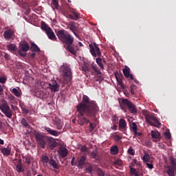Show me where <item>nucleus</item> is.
Instances as JSON below:
<instances>
[{"label":"nucleus","instance_id":"f257e3e1","mask_svg":"<svg viewBox=\"0 0 176 176\" xmlns=\"http://www.w3.org/2000/svg\"><path fill=\"white\" fill-rule=\"evenodd\" d=\"M76 109L78 112L77 122L80 126H87V124L90 123V120L87 118H96L100 110L97 102L90 100V98L87 95L82 96V102L76 106Z\"/></svg>","mask_w":176,"mask_h":176},{"label":"nucleus","instance_id":"f03ea898","mask_svg":"<svg viewBox=\"0 0 176 176\" xmlns=\"http://www.w3.org/2000/svg\"><path fill=\"white\" fill-rule=\"evenodd\" d=\"M56 35L62 43L67 45V50H69L72 54L75 56L76 54V52H78V50L72 46V43H74V36H72V35H71V34H69V32L65 30H58Z\"/></svg>","mask_w":176,"mask_h":176},{"label":"nucleus","instance_id":"7ed1b4c3","mask_svg":"<svg viewBox=\"0 0 176 176\" xmlns=\"http://www.w3.org/2000/svg\"><path fill=\"white\" fill-rule=\"evenodd\" d=\"M119 102L121 109L125 113L127 112V109L130 111L131 113H133V115H135V113H137L138 111L135 104H134V103L128 99H122V100Z\"/></svg>","mask_w":176,"mask_h":176},{"label":"nucleus","instance_id":"20e7f679","mask_svg":"<svg viewBox=\"0 0 176 176\" xmlns=\"http://www.w3.org/2000/svg\"><path fill=\"white\" fill-rule=\"evenodd\" d=\"M143 115L145 117L146 122L150 126H153L154 127H160V126H162V123H160L157 118L155 116V114L149 113L148 111H144Z\"/></svg>","mask_w":176,"mask_h":176},{"label":"nucleus","instance_id":"39448f33","mask_svg":"<svg viewBox=\"0 0 176 176\" xmlns=\"http://www.w3.org/2000/svg\"><path fill=\"white\" fill-rule=\"evenodd\" d=\"M34 137L38 145H39L41 148H46V144H47V142H50V138L42 134L41 133L37 132L36 131H34Z\"/></svg>","mask_w":176,"mask_h":176},{"label":"nucleus","instance_id":"423d86ee","mask_svg":"<svg viewBox=\"0 0 176 176\" xmlns=\"http://www.w3.org/2000/svg\"><path fill=\"white\" fill-rule=\"evenodd\" d=\"M62 75L64 77L63 83L69 86L71 81L72 80V72H71V67L68 66H64L62 67Z\"/></svg>","mask_w":176,"mask_h":176},{"label":"nucleus","instance_id":"0eeeda50","mask_svg":"<svg viewBox=\"0 0 176 176\" xmlns=\"http://www.w3.org/2000/svg\"><path fill=\"white\" fill-rule=\"evenodd\" d=\"M89 52L93 56V57H101L102 54H101V50H100V47H98V45L96 43H94L92 44L89 45Z\"/></svg>","mask_w":176,"mask_h":176},{"label":"nucleus","instance_id":"6e6552de","mask_svg":"<svg viewBox=\"0 0 176 176\" xmlns=\"http://www.w3.org/2000/svg\"><path fill=\"white\" fill-rule=\"evenodd\" d=\"M0 109L1 112L9 119H12V116H13V113L10 109V107L8 104V102L5 101L1 105H0Z\"/></svg>","mask_w":176,"mask_h":176},{"label":"nucleus","instance_id":"1a4fd4ad","mask_svg":"<svg viewBox=\"0 0 176 176\" xmlns=\"http://www.w3.org/2000/svg\"><path fill=\"white\" fill-rule=\"evenodd\" d=\"M30 50V45L27 41H23L19 44V54L21 57H25L27 56L26 52ZM24 52V53H23Z\"/></svg>","mask_w":176,"mask_h":176},{"label":"nucleus","instance_id":"9d476101","mask_svg":"<svg viewBox=\"0 0 176 176\" xmlns=\"http://www.w3.org/2000/svg\"><path fill=\"white\" fill-rule=\"evenodd\" d=\"M69 28L72 32H73L74 35H75L78 39L80 38L79 34L76 33V31L79 30V27L76 25V23L74 21H71L69 23Z\"/></svg>","mask_w":176,"mask_h":176},{"label":"nucleus","instance_id":"9b49d317","mask_svg":"<svg viewBox=\"0 0 176 176\" xmlns=\"http://www.w3.org/2000/svg\"><path fill=\"white\" fill-rule=\"evenodd\" d=\"M119 130L122 131L123 133H126V130H127V122L123 118H121L119 120Z\"/></svg>","mask_w":176,"mask_h":176},{"label":"nucleus","instance_id":"f8f14e48","mask_svg":"<svg viewBox=\"0 0 176 176\" xmlns=\"http://www.w3.org/2000/svg\"><path fill=\"white\" fill-rule=\"evenodd\" d=\"M13 35H14V32L12 29L6 30L3 32V36L5 39H6V41H9V39H12Z\"/></svg>","mask_w":176,"mask_h":176},{"label":"nucleus","instance_id":"ddd939ff","mask_svg":"<svg viewBox=\"0 0 176 176\" xmlns=\"http://www.w3.org/2000/svg\"><path fill=\"white\" fill-rule=\"evenodd\" d=\"M122 72L125 78H129L131 80H134V76H133V74H130V67L127 66L125 67L123 69Z\"/></svg>","mask_w":176,"mask_h":176},{"label":"nucleus","instance_id":"4468645a","mask_svg":"<svg viewBox=\"0 0 176 176\" xmlns=\"http://www.w3.org/2000/svg\"><path fill=\"white\" fill-rule=\"evenodd\" d=\"M71 14H67V16L69 19H71V20H75V21H78L79 20V19H80V14L75 12V11H71Z\"/></svg>","mask_w":176,"mask_h":176},{"label":"nucleus","instance_id":"2eb2a0df","mask_svg":"<svg viewBox=\"0 0 176 176\" xmlns=\"http://www.w3.org/2000/svg\"><path fill=\"white\" fill-rule=\"evenodd\" d=\"M45 130L47 131L48 134H50V135H54V137H58V135H60V132L56 131V130H53L50 127H45Z\"/></svg>","mask_w":176,"mask_h":176},{"label":"nucleus","instance_id":"dca6fc26","mask_svg":"<svg viewBox=\"0 0 176 176\" xmlns=\"http://www.w3.org/2000/svg\"><path fill=\"white\" fill-rule=\"evenodd\" d=\"M47 34V36H48L49 39L51 41H54V39H57V37H56V34H54V32L52 29H49L47 32H45Z\"/></svg>","mask_w":176,"mask_h":176},{"label":"nucleus","instance_id":"f3484780","mask_svg":"<svg viewBox=\"0 0 176 176\" xmlns=\"http://www.w3.org/2000/svg\"><path fill=\"white\" fill-rule=\"evenodd\" d=\"M91 67L96 75H102V73L101 72V70L98 69V66H97V64H96L94 62L91 64Z\"/></svg>","mask_w":176,"mask_h":176},{"label":"nucleus","instance_id":"a211bd4d","mask_svg":"<svg viewBox=\"0 0 176 176\" xmlns=\"http://www.w3.org/2000/svg\"><path fill=\"white\" fill-rule=\"evenodd\" d=\"M50 88L51 89L52 91H54V93H56V91H58V89L60 87V85L57 84L56 82H54L52 84H49Z\"/></svg>","mask_w":176,"mask_h":176},{"label":"nucleus","instance_id":"6ab92c4d","mask_svg":"<svg viewBox=\"0 0 176 176\" xmlns=\"http://www.w3.org/2000/svg\"><path fill=\"white\" fill-rule=\"evenodd\" d=\"M58 152L60 157H67L68 156V149L67 148H60Z\"/></svg>","mask_w":176,"mask_h":176},{"label":"nucleus","instance_id":"aec40b11","mask_svg":"<svg viewBox=\"0 0 176 176\" xmlns=\"http://www.w3.org/2000/svg\"><path fill=\"white\" fill-rule=\"evenodd\" d=\"M0 151L4 156H10V153H12V150L10 148H8L6 147H3L0 148Z\"/></svg>","mask_w":176,"mask_h":176},{"label":"nucleus","instance_id":"412c9836","mask_svg":"<svg viewBox=\"0 0 176 176\" xmlns=\"http://www.w3.org/2000/svg\"><path fill=\"white\" fill-rule=\"evenodd\" d=\"M49 164L50 167H53V168H55V170H58V168H60L58 164H57V162L52 158L50 160Z\"/></svg>","mask_w":176,"mask_h":176},{"label":"nucleus","instance_id":"4be33fe9","mask_svg":"<svg viewBox=\"0 0 176 176\" xmlns=\"http://www.w3.org/2000/svg\"><path fill=\"white\" fill-rule=\"evenodd\" d=\"M86 163V157L85 155L81 156L78 159V166L82 167Z\"/></svg>","mask_w":176,"mask_h":176},{"label":"nucleus","instance_id":"5701e85b","mask_svg":"<svg viewBox=\"0 0 176 176\" xmlns=\"http://www.w3.org/2000/svg\"><path fill=\"white\" fill-rule=\"evenodd\" d=\"M151 137L155 140H160V138H162L160 133L157 131H151Z\"/></svg>","mask_w":176,"mask_h":176},{"label":"nucleus","instance_id":"b1692460","mask_svg":"<svg viewBox=\"0 0 176 176\" xmlns=\"http://www.w3.org/2000/svg\"><path fill=\"white\" fill-rule=\"evenodd\" d=\"M21 123L22 126L23 127H25V129L31 128V125H30V124L28 123V121L25 118H22L21 120Z\"/></svg>","mask_w":176,"mask_h":176},{"label":"nucleus","instance_id":"393cba45","mask_svg":"<svg viewBox=\"0 0 176 176\" xmlns=\"http://www.w3.org/2000/svg\"><path fill=\"white\" fill-rule=\"evenodd\" d=\"M51 29L52 28L49 27V25H47L46 23H45L44 21H41V30H43V31H45V32L46 33L49 30Z\"/></svg>","mask_w":176,"mask_h":176},{"label":"nucleus","instance_id":"a878e982","mask_svg":"<svg viewBox=\"0 0 176 176\" xmlns=\"http://www.w3.org/2000/svg\"><path fill=\"white\" fill-rule=\"evenodd\" d=\"M7 48L9 52H17V46L14 44H10L7 45Z\"/></svg>","mask_w":176,"mask_h":176},{"label":"nucleus","instance_id":"bb28decb","mask_svg":"<svg viewBox=\"0 0 176 176\" xmlns=\"http://www.w3.org/2000/svg\"><path fill=\"white\" fill-rule=\"evenodd\" d=\"M115 77L118 83H119V85H122V78H123V75L116 72L115 73Z\"/></svg>","mask_w":176,"mask_h":176},{"label":"nucleus","instance_id":"cd10ccee","mask_svg":"<svg viewBox=\"0 0 176 176\" xmlns=\"http://www.w3.org/2000/svg\"><path fill=\"white\" fill-rule=\"evenodd\" d=\"M30 50H32V52H37L38 53H39V52H41V49H39V47L34 43H32L31 44Z\"/></svg>","mask_w":176,"mask_h":176},{"label":"nucleus","instance_id":"c85d7f7f","mask_svg":"<svg viewBox=\"0 0 176 176\" xmlns=\"http://www.w3.org/2000/svg\"><path fill=\"white\" fill-rule=\"evenodd\" d=\"M16 170L17 173H24V168H23V164L21 162L16 166Z\"/></svg>","mask_w":176,"mask_h":176},{"label":"nucleus","instance_id":"c756f323","mask_svg":"<svg viewBox=\"0 0 176 176\" xmlns=\"http://www.w3.org/2000/svg\"><path fill=\"white\" fill-rule=\"evenodd\" d=\"M100 56H98V58H96V63L101 68V69H104V64L102 63V59L100 58Z\"/></svg>","mask_w":176,"mask_h":176},{"label":"nucleus","instance_id":"7c9ffc66","mask_svg":"<svg viewBox=\"0 0 176 176\" xmlns=\"http://www.w3.org/2000/svg\"><path fill=\"white\" fill-rule=\"evenodd\" d=\"M47 144H49L50 149H53L57 146V142L51 139V138L50 142H47Z\"/></svg>","mask_w":176,"mask_h":176},{"label":"nucleus","instance_id":"2f4dec72","mask_svg":"<svg viewBox=\"0 0 176 176\" xmlns=\"http://www.w3.org/2000/svg\"><path fill=\"white\" fill-rule=\"evenodd\" d=\"M110 151L111 155H118L119 153V148H118V146H114L111 148Z\"/></svg>","mask_w":176,"mask_h":176},{"label":"nucleus","instance_id":"473e14b6","mask_svg":"<svg viewBox=\"0 0 176 176\" xmlns=\"http://www.w3.org/2000/svg\"><path fill=\"white\" fill-rule=\"evenodd\" d=\"M122 164H123V162L120 160H117L113 162V166L116 167V168H119V167H121Z\"/></svg>","mask_w":176,"mask_h":176},{"label":"nucleus","instance_id":"72a5a7b5","mask_svg":"<svg viewBox=\"0 0 176 176\" xmlns=\"http://www.w3.org/2000/svg\"><path fill=\"white\" fill-rule=\"evenodd\" d=\"M130 174L131 175H135V176H140L138 174V172L137 171V169L130 166Z\"/></svg>","mask_w":176,"mask_h":176},{"label":"nucleus","instance_id":"f704fd0d","mask_svg":"<svg viewBox=\"0 0 176 176\" xmlns=\"http://www.w3.org/2000/svg\"><path fill=\"white\" fill-rule=\"evenodd\" d=\"M130 128L133 130L135 135H137V124H135V122H132L130 125Z\"/></svg>","mask_w":176,"mask_h":176},{"label":"nucleus","instance_id":"c9c22d12","mask_svg":"<svg viewBox=\"0 0 176 176\" xmlns=\"http://www.w3.org/2000/svg\"><path fill=\"white\" fill-rule=\"evenodd\" d=\"M12 94L16 96V97H21V94H20V91H19V90H17V89L16 88H13L12 89H11Z\"/></svg>","mask_w":176,"mask_h":176},{"label":"nucleus","instance_id":"e433bc0d","mask_svg":"<svg viewBox=\"0 0 176 176\" xmlns=\"http://www.w3.org/2000/svg\"><path fill=\"white\" fill-rule=\"evenodd\" d=\"M96 173L98 176H105V172L100 168H97Z\"/></svg>","mask_w":176,"mask_h":176},{"label":"nucleus","instance_id":"4c0bfd02","mask_svg":"<svg viewBox=\"0 0 176 176\" xmlns=\"http://www.w3.org/2000/svg\"><path fill=\"white\" fill-rule=\"evenodd\" d=\"M88 124H89V131L91 133L94 131V129H96L97 125H96V124H94L93 122H90V121Z\"/></svg>","mask_w":176,"mask_h":176},{"label":"nucleus","instance_id":"58836bf2","mask_svg":"<svg viewBox=\"0 0 176 176\" xmlns=\"http://www.w3.org/2000/svg\"><path fill=\"white\" fill-rule=\"evenodd\" d=\"M41 162L42 163H49L50 162V160H49V157L47 155H43L41 157Z\"/></svg>","mask_w":176,"mask_h":176},{"label":"nucleus","instance_id":"ea45409f","mask_svg":"<svg viewBox=\"0 0 176 176\" xmlns=\"http://www.w3.org/2000/svg\"><path fill=\"white\" fill-rule=\"evenodd\" d=\"M56 125L57 126L58 130H61L63 129V125L61 124V120H57L56 121Z\"/></svg>","mask_w":176,"mask_h":176},{"label":"nucleus","instance_id":"a19ab883","mask_svg":"<svg viewBox=\"0 0 176 176\" xmlns=\"http://www.w3.org/2000/svg\"><path fill=\"white\" fill-rule=\"evenodd\" d=\"M85 173H87L88 174H92L93 173V166L91 165H89L87 168H85Z\"/></svg>","mask_w":176,"mask_h":176},{"label":"nucleus","instance_id":"79ce46f5","mask_svg":"<svg viewBox=\"0 0 176 176\" xmlns=\"http://www.w3.org/2000/svg\"><path fill=\"white\" fill-rule=\"evenodd\" d=\"M170 162L171 166H173V167H175L176 162H175V159L174 157H173V156L170 157Z\"/></svg>","mask_w":176,"mask_h":176},{"label":"nucleus","instance_id":"37998d69","mask_svg":"<svg viewBox=\"0 0 176 176\" xmlns=\"http://www.w3.org/2000/svg\"><path fill=\"white\" fill-rule=\"evenodd\" d=\"M167 174L169 176H175L174 169L173 168H170L169 170H167Z\"/></svg>","mask_w":176,"mask_h":176},{"label":"nucleus","instance_id":"c03bdc74","mask_svg":"<svg viewBox=\"0 0 176 176\" xmlns=\"http://www.w3.org/2000/svg\"><path fill=\"white\" fill-rule=\"evenodd\" d=\"M150 157H149V154L148 153H146L144 157L142 160L144 162H146V163H148V162L149 161Z\"/></svg>","mask_w":176,"mask_h":176},{"label":"nucleus","instance_id":"a18cd8bd","mask_svg":"<svg viewBox=\"0 0 176 176\" xmlns=\"http://www.w3.org/2000/svg\"><path fill=\"white\" fill-rule=\"evenodd\" d=\"M91 157H93L94 159H97V151H94L90 154Z\"/></svg>","mask_w":176,"mask_h":176},{"label":"nucleus","instance_id":"49530a36","mask_svg":"<svg viewBox=\"0 0 176 176\" xmlns=\"http://www.w3.org/2000/svg\"><path fill=\"white\" fill-rule=\"evenodd\" d=\"M52 4L55 9H58V1L57 0H52Z\"/></svg>","mask_w":176,"mask_h":176},{"label":"nucleus","instance_id":"de8ad7c7","mask_svg":"<svg viewBox=\"0 0 176 176\" xmlns=\"http://www.w3.org/2000/svg\"><path fill=\"white\" fill-rule=\"evenodd\" d=\"M130 89H131V94H133V95L135 94V85H132L131 86Z\"/></svg>","mask_w":176,"mask_h":176},{"label":"nucleus","instance_id":"09e8293b","mask_svg":"<svg viewBox=\"0 0 176 176\" xmlns=\"http://www.w3.org/2000/svg\"><path fill=\"white\" fill-rule=\"evenodd\" d=\"M23 159H25V162L27 164H31V158H30V157L25 156L23 157Z\"/></svg>","mask_w":176,"mask_h":176},{"label":"nucleus","instance_id":"8fccbe9b","mask_svg":"<svg viewBox=\"0 0 176 176\" xmlns=\"http://www.w3.org/2000/svg\"><path fill=\"white\" fill-rule=\"evenodd\" d=\"M82 71L84 72H85V74H87V72H89V71H90V69H89V67L87 66H82L81 67Z\"/></svg>","mask_w":176,"mask_h":176},{"label":"nucleus","instance_id":"3c124183","mask_svg":"<svg viewBox=\"0 0 176 176\" xmlns=\"http://www.w3.org/2000/svg\"><path fill=\"white\" fill-rule=\"evenodd\" d=\"M164 135L167 140H170V138H171V133H170V132H165Z\"/></svg>","mask_w":176,"mask_h":176},{"label":"nucleus","instance_id":"603ef678","mask_svg":"<svg viewBox=\"0 0 176 176\" xmlns=\"http://www.w3.org/2000/svg\"><path fill=\"white\" fill-rule=\"evenodd\" d=\"M113 138L117 142H119V141H120V140H122V137L119 136L118 135H115L113 136Z\"/></svg>","mask_w":176,"mask_h":176},{"label":"nucleus","instance_id":"864d4df0","mask_svg":"<svg viewBox=\"0 0 176 176\" xmlns=\"http://www.w3.org/2000/svg\"><path fill=\"white\" fill-rule=\"evenodd\" d=\"M128 153H129V155H134L135 152H134V149H133V148L130 147L128 149Z\"/></svg>","mask_w":176,"mask_h":176},{"label":"nucleus","instance_id":"5fc2aeb1","mask_svg":"<svg viewBox=\"0 0 176 176\" xmlns=\"http://www.w3.org/2000/svg\"><path fill=\"white\" fill-rule=\"evenodd\" d=\"M81 152H87V147L86 146H82L80 147Z\"/></svg>","mask_w":176,"mask_h":176},{"label":"nucleus","instance_id":"6e6d98bb","mask_svg":"<svg viewBox=\"0 0 176 176\" xmlns=\"http://www.w3.org/2000/svg\"><path fill=\"white\" fill-rule=\"evenodd\" d=\"M0 83H6V77H0Z\"/></svg>","mask_w":176,"mask_h":176},{"label":"nucleus","instance_id":"4d7b16f0","mask_svg":"<svg viewBox=\"0 0 176 176\" xmlns=\"http://www.w3.org/2000/svg\"><path fill=\"white\" fill-rule=\"evenodd\" d=\"M72 166H76L78 164L77 162H75V157H74L71 161Z\"/></svg>","mask_w":176,"mask_h":176},{"label":"nucleus","instance_id":"13d9d810","mask_svg":"<svg viewBox=\"0 0 176 176\" xmlns=\"http://www.w3.org/2000/svg\"><path fill=\"white\" fill-rule=\"evenodd\" d=\"M8 98L9 100H10V101H13L15 100L16 98L12 94H10L8 95Z\"/></svg>","mask_w":176,"mask_h":176},{"label":"nucleus","instance_id":"bf43d9fd","mask_svg":"<svg viewBox=\"0 0 176 176\" xmlns=\"http://www.w3.org/2000/svg\"><path fill=\"white\" fill-rule=\"evenodd\" d=\"M119 120V118L116 116H113V121L115 122V123H118V121Z\"/></svg>","mask_w":176,"mask_h":176},{"label":"nucleus","instance_id":"052dcab7","mask_svg":"<svg viewBox=\"0 0 176 176\" xmlns=\"http://www.w3.org/2000/svg\"><path fill=\"white\" fill-rule=\"evenodd\" d=\"M146 166L148 168H150V170H152V168H153V164H152L146 163Z\"/></svg>","mask_w":176,"mask_h":176},{"label":"nucleus","instance_id":"680f3d73","mask_svg":"<svg viewBox=\"0 0 176 176\" xmlns=\"http://www.w3.org/2000/svg\"><path fill=\"white\" fill-rule=\"evenodd\" d=\"M135 164H138L137 163V160L134 159L132 162H131V166H133V167H134V166H135Z\"/></svg>","mask_w":176,"mask_h":176},{"label":"nucleus","instance_id":"e2e57ef3","mask_svg":"<svg viewBox=\"0 0 176 176\" xmlns=\"http://www.w3.org/2000/svg\"><path fill=\"white\" fill-rule=\"evenodd\" d=\"M111 130L116 131V129H118V126H116V124H113V125L111 127Z\"/></svg>","mask_w":176,"mask_h":176},{"label":"nucleus","instance_id":"0e129e2a","mask_svg":"<svg viewBox=\"0 0 176 176\" xmlns=\"http://www.w3.org/2000/svg\"><path fill=\"white\" fill-rule=\"evenodd\" d=\"M3 94V85H1L0 84V94Z\"/></svg>","mask_w":176,"mask_h":176},{"label":"nucleus","instance_id":"69168bd1","mask_svg":"<svg viewBox=\"0 0 176 176\" xmlns=\"http://www.w3.org/2000/svg\"><path fill=\"white\" fill-rule=\"evenodd\" d=\"M31 12V10L30 8H28L26 12H25V14H30V13Z\"/></svg>","mask_w":176,"mask_h":176},{"label":"nucleus","instance_id":"338daca9","mask_svg":"<svg viewBox=\"0 0 176 176\" xmlns=\"http://www.w3.org/2000/svg\"><path fill=\"white\" fill-rule=\"evenodd\" d=\"M3 144H5V142L3 141V140L0 139V145H3Z\"/></svg>","mask_w":176,"mask_h":176},{"label":"nucleus","instance_id":"774afa93","mask_svg":"<svg viewBox=\"0 0 176 176\" xmlns=\"http://www.w3.org/2000/svg\"><path fill=\"white\" fill-rule=\"evenodd\" d=\"M11 107L14 109V111L16 110V108H17V107L13 105V104H11Z\"/></svg>","mask_w":176,"mask_h":176}]
</instances>
